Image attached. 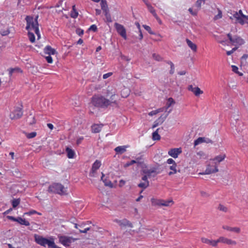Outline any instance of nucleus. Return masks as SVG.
Instances as JSON below:
<instances>
[{
	"mask_svg": "<svg viewBox=\"0 0 248 248\" xmlns=\"http://www.w3.org/2000/svg\"><path fill=\"white\" fill-rule=\"evenodd\" d=\"M92 106L101 108H107L111 105L109 99L100 95H94L92 98Z\"/></svg>",
	"mask_w": 248,
	"mask_h": 248,
	"instance_id": "f257e3e1",
	"label": "nucleus"
},
{
	"mask_svg": "<svg viewBox=\"0 0 248 248\" xmlns=\"http://www.w3.org/2000/svg\"><path fill=\"white\" fill-rule=\"evenodd\" d=\"M48 191L49 192L57 193L61 195H67V188L59 183H55L48 187Z\"/></svg>",
	"mask_w": 248,
	"mask_h": 248,
	"instance_id": "f03ea898",
	"label": "nucleus"
},
{
	"mask_svg": "<svg viewBox=\"0 0 248 248\" xmlns=\"http://www.w3.org/2000/svg\"><path fill=\"white\" fill-rule=\"evenodd\" d=\"M34 239L36 243L44 247H45L46 245H47L49 248H50L51 245H53V243L54 242L53 240H49L37 234L34 235Z\"/></svg>",
	"mask_w": 248,
	"mask_h": 248,
	"instance_id": "7ed1b4c3",
	"label": "nucleus"
},
{
	"mask_svg": "<svg viewBox=\"0 0 248 248\" xmlns=\"http://www.w3.org/2000/svg\"><path fill=\"white\" fill-rule=\"evenodd\" d=\"M152 204L153 206H170V204H172L173 201L172 200L165 201L161 199H156L155 198H152L151 200Z\"/></svg>",
	"mask_w": 248,
	"mask_h": 248,
	"instance_id": "20e7f679",
	"label": "nucleus"
},
{
	"mask_svg": "<svg viewBox=\"0 0 248 248\" xmlns=\"http://www.w3.org/2000/svg\"><path fill=\"white\" fill-rule=\"evenodd\" d=\"M107 97H109V101L111 104H117V99L118 95L115 93V92L111 87H108L106 93Z\"/></svg>",
	"mask_w": 248,
	"mask_h": 248,
	"instance_id": "39448f33",
	"label": "nucleus"
},
{
	"mask_svg": "<svg viewBox=\"0 0 248 248\" xmlns=\"http://www.w3.org/2000/svg\"><path fill=\"white\" fill-rule=\"evenodd\" d=\"M227 35L231 43L233 45L241 46L245 43L244 40L240 36L237 35L232 36L230 33H228Z\"/></svg>",
	"mask_w": 248,
	"mask_h": 248,
	"instance_id": "423d86ee",
	"label": "nucleus"
},
{
	"mask_svg": "<svg viewBox=\"0 0 248 248\" xmlns=\"http://www.w3.org/2000/svg\"><path fill=\"white\" fill-rule=\"evenodd\" d=\"M161 165L159 164H157L156 166L154 167L148 169V170H143V174H147L148 175L151 176L155 177L157 174L160 173L162 170H161L160 166Z\"/></svg>",
	"mask_w": 248,
	"mask_h": 248,
	"instance_id": "0eeeda50",
	"label": "nucleus"
},
{
	"mask_svg": "<svg viewBox=\"0 0 248 248\" xmlns=\"http://www.w3.org/2000/svg\"><path fill=\"white\" fill-rule=\"evenodd\" d=\"M114 27L118 33L123 38L126 39V30L124 26L118 23H115Z\"/></svg>",
	"mask_w": 248,
	"mask_h": 248,
	"instance_id": "6e6552de",
	"label": "nucleus"
},
{
	"mask_svg": "<svg viewBox=\"0 0 248 248\" xmlns=\"http://www.w3.org/2000/svg\"><path fill=\"white\" fill-rule=\"evenodd\" d=\"M76 239L66 236H61L59 237L60 242L64 246L69 247L70 244L74 242Z\"/></svg>",
	"mask_w": 248,
	"mask_h": 248,
	"instance_id": "1a4fd4ad",
	"label": "nucleus"
},
{
	"mask_svg": "<svg viewBox=\"0 0 248 248\" xmlns=\"http://www.w3.org/2000/svg\"><path fill=\"white\" fill-rule=\"evenodd\" d=\"M243 15H244L243 14L242 11L241 10H240L238 12H233L232 16L236 19L235 23H239L242 25H243L245 24V20H243V17H242V16Z\"/></svg>",
	"mask_w": 248,
	"mask_h": 248,
	"instance_id": "9d476101",
	"label": "nucleus"
},
{
	"mask_svg": "<svg viewBox=\"0 0 248 248\" xmlns=\"http://www.w3.org/2000/svg\"><path fill=\"white\" fill-rule=\"evenodd\" d=\"M22 108H16L10 114V117L11 119H17L21 118L23 115Z\"/></svg>",
	"mask_w": 248,
	"mask_h": 248,
	"instance_id": "9b49d317",
	"label": "nucleus"
},
{
	"mask_svg": "<svg viewBox=\"0 0 248 248\" xmlns=\"http://www.w3.org/2000/svg\"><path fill=\"white\" fill-rule=\"evenodd\" d=\"M38 16H37L34 19L32 16H27L26 20L28 24L31 25V27L33 29L36 26H39L38 22Z\"/></svg>",
	"mask_w": 248,
	"mask_h": 248,
	"instance_id": "f8f14e48",
	"label": "nucleus"
},
{
	"mask_svg": "<svg viewBox=\"0 0 248 248\" xmlns=\"http://www.w3.org/2000/svg\"><path fill=\"white\" fill-rule=\"evenodd\" d=\"M218 171L217 169V166H212L211 165H208L204 172L200 173L201 174H209L217 172Z\"/></svg>",
	"mask_w": 248,
	"mask_h": 248,
	"instance_id": "ddd939ff",
	"label": "nucleus"
},
{
	"mask_svg": "<svg viewBox=\"0 0 248 248\" xmlns=\"http://www.w3.org/2000/svg\"><path fill=\"white\" fill-rule=\"evenodd\" d=\"M203 142H206L207 143H210L212 144L213 143V141L208 138H206L205 137H199L194 141V147L198 145L200 143H202Z\"/></svg>",
	"mask_w": 248,
	"mask_h": 248,
	"instance_id": "4468645a",
	"label": "nucleus"
},
{
	"mask_svg": "<svg viewBox=\"0 0 248 248\" xmlns=\"http://www.w3.org/2000/svg\"><path fill=\"white\" fill-rule=\"evenodd\" d=\"M218 243H222L230 245H235L236 244V242L235 241L228 239L227 238L221 236L217 239Z\"/></svg>",
	"mask_w": 248,
	"mask_h": 248,
	"instance_id": "2eb2a0df",
	"label": "nucleus"
},
{
	"mask_svg": "<svg viewBox=\"0 0 248 248\" xmlns=\"http://www.w3.org/2000/svg\"><path fill=\"white\" fill-rule=\"evenodd\" d=\"M182 149L181 148H172L169 150L168 152V154L172 156V157L175 158L178 157V155L182 153Z\"/></svg>",
	"mask_w": 248,
	"mask_h": 248,
	"instance_id": "dca6fc26",
	"label": "nucleus"
},
{
	"mask_svg": "<svg viewBox=\"0 0 248 248\" xmlns=\"http://www.w3.org/2000/svg\"><path fill=\"white\" fill-rule=\"evenodd\" d=\"M188 90L193 92L196 96H198L201 94L203 93V91H202L200 88L198 87H193L192 85L188 86Z\"/></svg>",
	"mask_w": 248,
	"mask_h": 248,
	"instance_id": "f3484780",
	"label": "nucleus"
},
{
	"mask_svg": "<svg viewBox=\"0 0 248 248\" xmlns=\"http://www.w3.org/2000/svg\"><path fill=\"white\" fill-rule=\"evenodd\" d=\"M201 241L202 243L209 244L213 247L217 246V245L218 243L217 240H209V239L204 238V237H202L201 238Z\"/></svg>",
	"mask_w": 248,
	"mask_h": 248,
	"instance_id": "a211bd4d",
	"label": "nucleus"
},
{
	"mask_svg": "<svg viewBox=\"0 0 248 248\" xmlns=\"http://www.w3.org/2000/svg\"><path fill=\"white\" fill-rule=\"evenodd\" d=\"M101 165V162L100 161L96 160L94 163L93 164L92 168V173H90V175L91 176H94L93 174H92V173H94L96 170L99 169V168L100 167Z\"/></svg>",
	"mask_w": 248,
	"mask_h": 248,
	"instance_id": "6ab92c4d",
	"label": "nucleus"
},
{
	"mask_svg": "<svg viewBox=\"0 0 248 248\" xmlns=\"http://www.w3.org/2000/svg\"><path fill=\"white\" fill-rule=\"evenodd\" d=\"M44 52L45 53L48 54L49 55H54L55 54H57L56 50L52 48L49 46H47L45 47V48L44 49Z\"/></svg>",
	"mask_w": 248,
	"mask_h": 248,
	"instance_id": "aec40b11",
	"label": "nucleus"
},
{
	"mask_svg": "<svg viewBox=\"0 0 248 248\" xmlns=\"http://www.w3.org/2000/svg\"><path fill=\"white\" fill-rule=\"evenodd\" d=\"M117 222L119 223V225L121 226H128L130 228L133 227L132 224L128 220L124 219L122 220H117Z\"/></svg>",
	"mask_w": 248,
	"mask_h": 248,
	"instance_id": "412c9836",
	"label": "nucleus"
},
{
	"mask_svg": "<svg viewBox=\"0 0 248 248\" xmlns=\"http://www.w3.org/2000/svg\"><path fill=\"white\" fill-rule=\"evenodd\" d=\"M65 152L67 153V156L69 158H73L75 155V151L68 147H66Z\"/></svg>",
	"mask_w": 248,
	"mask_h": 248,
	"instance_id": "4be33fe9",
	"label": "nucleus"
},
{
	"mask_svg": "<svg viewBox=\"0 0 248 248\" xmlns=\"http://www.w3.org/2000/svg\"><path fill=\"white\" fill-rule=\"evenodd\" d=\"M222 228L224 230H226L231 232H234L236 233H239L240 232V229L238 227H231L228 226L224 225L222 226Z\"/></svg>",
	"mask_w": 248,
	"mask_h": 248,
	"instance_id": "5701e85b",
	"label": "nucleus"
},
{
	"mask_svg": "<svg viewBox=\"0 0 248 248\" xmlns=\"http://www.w3.org/2000/svg\"><path fill=\"white\" fill-rule=\"evenodd\" d=\"M186 41L188 46L192 49V50L193 52H196L197 50V45L187 38L186 39Z\"/></svg>",
	"mask_w": 248,
	"mask_h": 248,
	"instance_id": "b1692460",
	"label": "nucleus"
},
{
	"mask_svg": "<svg viewBox=\"0 0 248 248\" xmlns=\"http://www.w3.org/2000/svg\"><path fill=\"white\" fill-rule=\"evenodd\" d=\"M104 176H105V175L103 174V173H102V176H101V179L104 183L105 186H109L111 188L112 187L113 184L111 183V182L110 181H109V180H107V179H104L103 178Z\"/></svg>",
	"mask_w": 248,
	"mask_h": 248,
	"instance_id": "393cba45",
	"label": "nucleus"
},
{
	"mask_svg": "<svg viewBox=\"0 0 248 248\" xmlns=\"http://www.w3.org/2000/svg\"><path fill=\"white\" fill-rule=\"evenodd\" d=\"M159 130H160V128H157L155 132L153 133L152 139L154 140H158L160 139V136L158 134Z\"/></svg>",
	"mask_w": 248,
	"mask_h": 248,
	"instance_id": "a878e982",
	"label": "nucleus"
},
{
	"mask_svg": "<svg viewBox=\"0 0 248 248\" xmlns=\"http://www.w3.org/2000/svg\"><path fill=\"white\" fill-rule=\"evenodd\" d=\"M26 121L30 125L33 124L35 123V119L34 116L30 114L27 118Z\"/></svg>",
	"mask_w": 248,
	"mask_h": 248,
	"instance_id": "bb28decb",
	"label": "nucleus"
},
{
	"mask_svg": "<svg viewBox=\"0 0 248 248\" xmlns=\"http://www.w3.org/2000/svg\"><path fill=\"white\" fill-rule=\"evenodd\" d=\"M149 186V182H140L138 185V186L142 188V190H141L140 192V193H141L143 190L146 188L147 187H148Z\"/></svg>",
	"mask_w": 248,
	"mask_h": 248,
	"instance_id": "cd10ccee",
	"label": "nucleus"
},
{
	"mask_svg": "<svg viewBox=\"0 0 248 248\" xmlns=\"http://www.w3.org/2000/svg\"><path fill=\"white\" fill-rule=\"evenodd\" d=\"M126 146H118L114 149L115 151L118 154H122L126 151Z\"/></svg>",
	"mask_w": 248,
	"mask_h": 248,
	"instance_id": "c85d7f7f",
	"label": "nucleus"
},
{
	"mask_svg": "<svg viewBox=\"0 0 248 248\" xmlns=\"http://www.w3.org/2000/svg\"><path fill=\"white\" fill-rule=\"evenodd\" d=\"M21 225H25L28 226L30 225V222L27 221L24 218H22L21 217H17V221H16Z\"/></svg>",
	"mask_w": 248,
	"mask_h": 248,
	"instance_id": "c756f323",
	"label": "nucleus"
},
{
	"mask_svg": "<svg viewBox=\"0 0 248 248\" xmlns=\"http://www.w3.org/2000/svg\"><path fill=\"white\" fill-rule=\"evenodd\" d=\"M102 128V126L98 124H93L92 126V131L93 133H99Z\"/></svg>",
	"mask_w": 248,
	"mask_h": 248,
	"instance_id": "7c9ffc66",
	"label": "nucleus"
},
{
	"mask_svg": "<svg viewBox=\"0 0 248 248\" xmlns=\"http://www.w3.org/2000/svg\"><path fill=\"white\" fill-rule=\"evenodd\" d=\"M103 12L104 13V15L106 16L107 21L108 22H111L112 21L111 19L110 14L109 13V9L105 10L104 11H103Z\"/></svg>",
	"mask_w": 248,
	"mask_h": 248,
	"instance_id": "2f4dec72",
	"label": "nucleus"
},
{
	"mask_svg": "<svg viewBox=\"0 0 248 248\" xmlns=\"http://www.w3.org/2000/svg\"><path fill=\"white\" fill-rule=\"evenodd\" d=\"M78 13L76 8V6L74 5L72 6V10L71 12L70 16L73 18H76L78 16Z\"/></svg>",
	"mask_w": 248,
	"mask_h": 248,
	"instance_id": "473e14b6",
	"label": "nucleus"
},
{
	"mask_svg": "<svg viewBox=\"0 0 248 248\" xmlns=\"http://www.w3.org/2000/svg\"><path fill=\"white\" fill-rule=\"evenodd\" d=\"M225 157L226 155L225 154L220 155L216 156L214 159H213V160L217 161L218 162V163H220V162L222 161Z\"/></svg>",
	"mask_w": 248,
	"mask_h": 248,
	"instance_id": "72a5a7b5",
	"label": "nucleus"
},
{
	"mask_svg": "<svg viewBox=\"0 0 248 248\" xmlns=\"http://www.w3.org/2000/svg\"><path fill=\"white\" fill-rule=\"evenodd\" d=\"M100 5L102 11H104L107 9H109L106 0H101Z\"/></svg>",
	"mask_w": 248,
	"mask_h": 248,
	"instance_id": "f704fd0d",
	"label": "nucleus"
},
{
	"mask_svg": "<svg viewBox=\"0 0 248 248\" xmlns=\"http://www.w3.org/2000/svg\"><path fill=\"white\" fill-rule=\"evenodd\" d=\"M20 199H14L12 201V204L13 208H15L20 203Z\"/></svg>",
	"mask_w": 248,
	"mask_h": 248,
	"instance_id": "c9c22d12",
	"label": "nucleus"
},
{
	"mask_svg": "<svg viewBox=\"0 0 248 248\" xmlns=\"http://www.w3.org/2000/svg\"><path fill=\"white\" fill-rule=\"evenodd\" d=\"M170 66V74L172 75L174 73L175 67L174 64L171 61H165Z\"/></svg>",
	"mask_w": 248,
	"mask_h": 248,
	"instance_id": "e433bc0d",
	"label": "nucleus"
},
{
	"mask_svg": "<svg viewBox=\"0 0 248 248\" xmlns=\"http://www.w3.org/2000/svg\"><path fill=\"white\" fill-rule=\"evenodd\" d=\"M138 166H139L141 169V173L143 174V170H148V169H147V165L146 164L144 163V162L141 163L140 164H139Z\"/></svg>",
	"mask_w": 248,
	"mask_h": 248,
	"instance_id": "4c0bfd02",
	"label": "nucleus"
},
{
	"mask_svg": "<svg viewBox=\"0 0 248 248\" xmlns=\"http://www.w3.org/2000/svg\"><path fill=\"white\" fill-rule=\"evenodd\" d=\"M146 4L148 7L149 11L153 14L154 16H156V14L153 7H152L150 4L147 3H146Z\"/></svg>",
	"mask_w": 248,
	"mask_h": 248,
	"instance_id": "58836bf2",
	"label": "nucleus"
},
{
	"mask_svg": "<svg viewBox=\"0 0 248 248\" xmlns=\"http://www.w3.org/2000/svg\"><path fill=\"white\" fill-rule=\"evenodd\" d=\"M134 160L136 161V163L139 165L141 163L144 162L143 155H141L140 156L136 157V159Z\"/></svg>",
	"mask_w": 248,
	"mask_h": 248,
	"instance_id": "ea45409f",
	"label": "nucleus"
},
{
	"mask_svg": "<svg viewBox=\"0 0 248 248\" xmlns=\"http://www.w3.org/2000/svg\"><path fill=\"white\" fill-rule=\"evenodd\" d=\"M28 35V37L30 39V41L31 43H34L35 40V37L34 34L32 32H29Z\"/></svg>",
	"mask_w": 248,
	"mask_h": 248,
	"instance_id": "a19ab883",
	"label": "nucleus"
},
{
	"mask_svg": "<svg viewBox=\"0 0 248 248\" xmlns=\"http://www.w3.org/2000/svg\"><path fill=\"white\" fill-rule=\"evenodd\" d=\"M232 70L233 72L237 74L239 76H242L243 75V74L242 73H240L238 71V68L235 66V65H232Z\"/></svg>",
	"mask_w": 248,
	"mask_h": 248,
	"instance_id": "79ce46f5",
	"label": "nucleus"
},
{
	"mask_svg": "<svg viewBox=\"0 0 248 248\" xmlns=\"http://www.w3.org/2000/svg\"><path fill=\"white\" fill-rule=\"evenodd\" d=\"M168 115V114L165 115V116H163V115H162L160 117H159L157 119V121H158L159 123H161L162 124L164 122V121L166 120Z\"/></svg>",
	"mask_w": 248,
	"mask_h": 248,
	"instance_id": "37998d69",
	"label": "nucleus"
},
{
	"mask_svg": "<svg viewBox=\"0 0 248 248\" xmlns=\"http://www.w3.org/2000/svg\"><path fill=\"white\" fill-rule=\"evenodd\" d=\"M153 58L157 61H162L163 58L158 54L154 53L152 55Z\"/></svg>",
	"mask_w": 248,
	"mask_h": 248,
	"instance_id": "c03bdc74",
	"label": "nucleus"
},
{
	"mask_svg": "<svg viewBox=\"0 0 248 248\" xmlns=\"http://www.w3.org/2000/svg\"><path fill=\"white\" fill-rule=\"evenodd\" d=\"M26 137L28 139H31L35 137L36 136V132H32L30 133H26Z\"/></svg>",
	"mask_w": 248,
	"mask_h": 248,
	"instance_id": "a18cd8bd",
	"label": "nucleus"
},
{
	"mask_svg": "<svg viewBox=\"0 0 248 248\" xmlns=\"http://www.w3.org/2000/svg\"><path fill=\"white\" fill-rule=\"evenodd\" d=\"M143 27L144 28L145 30H146L150 34H155V33L152 31L151 28L146 25H143Z\"/></svg>",
	"mask_w": 248,
	"mask_h": 248,
	"instance_id": "49530a36",
	"label": "nucleus"
},
{
	"mask_svg": "<svg viewBox=\"0 0 248 248\" xmlns=\"http://www.w3.org/2000/svg\"><path fill=\"white\" fill-rule=\"evenodd\" d=\"M248 58V54H244L241 58V62L242 64H245L247 63L246 59Z\"/></svg>",
	"mask_w": 248,
	"mask_h": 248,
	"instance_id": "de8ad7c7",
	"label": "nucleus"
},
{
	"mask_svg": "<svg viewBox=\"0 0 248 248\" xmlns=\"http://www.w3.org/2000/svg\"><path fill=\"white\" fill-rule=\"evenodd\" d=\"M217 209L224 212H226L228 210L227 208L221 204H219Z\"/></svg>",
	"mask_w": 248,
	"mask_h": 248,
	"instance_id": "09e8293b",
	"label": "nucleus"
},
{
	"mask_svg": "<svg viewBox=\"0 0 248 248\" xmlns=\"http://www.w3.org/2000/svg\"><path fill=\"white\" fill-rule=\"evenodd\" d=\"M200 194L203 198H208L210 196V195L208 193L203 190L200 191Z\"/></svg>",
	"mask_w": 248,
	"mask_h": 248,
	"instance_id": "8fccbe9b",
	"label": "nucleus"
},
{
	"mask_svg": "<svg viewBox=\"0 0 248 248\" xmlns=\"http://www.w3.org/2000/svg\"><path fill=\"white\" fill-rule=\"evenodd\" d=\"M222 12L220 10L218 9V14L215 16L214 19V20H217L218 19H220L222 17Z\"/></svg>",
	"mask_w": 248,
	"mask_h": 248,
	"instance_id": "3c124183",
	"label": "nucleus"
},
{
	"mask_svg": "<svg viewBox=\"0 0 248 248\" xmlns=\"http://www.w3.org/2000/svg\"><path fill=\"white\" fill-rule=\"evenodd\" d=\"M205 1V0H197L196 2L195 6L200 9H201L202 2L204 3Z\"/></svg>",
	"mask_w": 248,
	"mask_h": 248,
	"instance_id": "603ef678",
	"label": "nucleus"
},
{
	"mask_svg": "<svg viewBox=\"0 0 248 248\" xmlns=\"http://www.w3.org/2000/svg\"><path fill=\"white\" fill-rule=\"evenodd\" d=\"M136 163V161L134 160H132L130 162H127L126 164H125L124 166V168H126Z\"/></svg>",
	"mask_w": 248,
	"mask_h": 248,
	"instance_id": "864d4df0",
	"label": "nucleus"
},
{
	"mask_svg": "<svg viewBox=\"0 0 248 248\" xmlns=\"http://www.w3.org/2000/svg\"><path fill=\"white\" fill-rule=\"evenodd\" d=\"M170 169L176 173L177 172V164H175L174 165L170 166Z\"/></svg>",
	"mask_w": 248,
	"mask_h": 248,
	"instance_id": "5fc2aeb1",
	"label": "nucleus"
},
{
	"mask_svg": "<svg viewBox=\"0 0 248 248\" xmlns=\"http://www.w3.org/2000/svg\"><path fill=\"white\" fill-rule=\"evenodd\" d=\"M89 30L92 31L94 32H96L97 31V26L95 25H92L90 26Z\"/></svg>",
	"mask_w": 248,
	"mask_h": 248,
	"instance_id": "6e6d98bb",
	"label": "nucleus"
},
{
	"mask_svg": "<svg viewBox=\"0 0 248 248\" xmlns=\"http://www.w3.org/2000/svg\"><path fill=\"white\" fill-rule=\"evenodd\" d=\"M145 175H143L142 178L141 180L144 182H149L148 180V178H150L151 177L150 175H148L147 174H144Z\"/></svg>",
	"mask_w": 248,
	"mask_h": 248,
	"instance_id": "4d7b16f0",
	"label": "nucleus"
},
{
	"mask_svg": "<svg viewBox=\"0 0 248 248\" xmlns=\"http://www.w3.org/2000/svg\"><path fill=\"white\" fill-rule=\"evenodd\" d=\"M20 71V68H11L9 70V75L11 76H12L13 73L14 72V71Z\"/></svg>",
	"mask_w": 248,
	"mask_h": 248,
	"instance_id": "13d9d810",
	"label": "nucleus"
},
{
	"mask_svg": "<svg viewBox=\"0 0 248 248\" xmlns=\"http://www.w3.org/2000/svg\"><path fill=\"white\" fill-rule=\"evenodd\" d=\"M188 11L190 12V13L194 16H196L197 15V13H198V12L196 11H193L192 9L191 8H189L188 9Z\"/></svg>",
	"mask_w": 248,
	"mask_h": 248,
	"instance_id": "bf43d9fd",
	"label": "nucleus"
},
{
	"mask_svg": "<svg viewBox=\"0 0 248 248\" xmlns=\"http://www.w3.org/2000/svg\"><path fill=\"white\" fill-rule=\"evenodd\" d=\"M34 214H38L39 215L41 214L40 213H37V211H36L35 210H33L29 211V212L24 213L25 215H33Z\"/></svg>",
	"mask_w": 248,
	"mask_h": 248,
	"instance_id": "052dcab7",
	"label": "nucleus"
},
{
	"mask_svg": "<svg viewBox=\"0 0 248 248\" xmlns=\"http://www.w3.org/2000/svg\"><path fill=\"white\" fill-rule=\"evenodd\" d=\"M76 33L79 36H81L82 35L83 33H84V31L83 30H81L80 29H77L76 30Z\"/></svg>",
	"mask_w": 248,
	"mask_h": 248,
	"instance_id": "680f3d73",
	"label": "nucleus"
},
{
	"mask_svg": "<svg viewBox=\"0 0 248 248\" xmlns=\"http://www.w3.org/2000/svg\"><path fill=\"white\" fill-rule=\"evenodd\" d=\"M121 58L122 60H125L127 62H129L130 60V59L128 57L124 56L122 54H121Z\"/></svg>",
	"mask_w": 248,
	"mask_h": 248,
	"instance_id": "e2e57ef3",
	"label": "nucleus"
},
{
	"mask_svg": "<svg viewBox=\"0 0 248 248\" xmlns=\"http://www.w3.org/2000/svg\"><path fill=\"white\" fill-rule=\"evenodd\" d=\"M160 111L159 110V109H157V110H153L152 111H151L149 113V115L150 116H153V115H156L157 113H158Z\"/></svg>",
	"mask_w": 248,
	"mask_h": 248,
	"instance_id": "0e129e2a",
	"label": "nucleus"
},
{
	"mask_svg": "<svg viewBox=\"0 0 248 248\" xmlns=\"http://www.w3.org/2000/svg\"><path fill=\"white\" fill-rule=\"evenodd\" d=\"M46 59L48 63H51L53 62V60L50 55H48L46 57Z\"/></svg>",
	"mask_w": 248,
	"mask_h": 248,
	"instance_id": "69168bd1",
	"label": "nucleus"
},
{
	"mask_svg": "<svg viewBox=\"0 0 248 248\" xmlns=\"http://www.w3.org/2000/svg\"><path fill=\"white\" fill-rule=\"evenodd\" d=\"M161 124V123H159L158 121H157V119L155 121L154 123V124L152 126V128H155V127H157L159 125Z\"/></svg>",
	"mask_w": 248,
	"mask_h": 248,
	"instance_id": "338daca9",
	"label": "nucleus"
},
{
	"mask_svg": "<svg viewBox=\"0 0 248 248\" xmlns=\"http://www.w3.org/2000/svg\"><path fill=\"white\" fill-rule=\"evenodd\" d=\"M167 163L169 164L174 165L176 164L175 161L172 158H169L167 160Z\"/></svg>",
	"mask_w": 248,
	"mask_h": 248,
	"instance_id": "774afa93",
	"label": "nucleus"
}]
</instances>
